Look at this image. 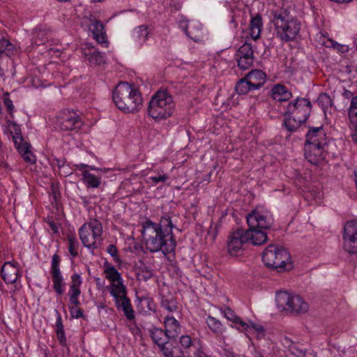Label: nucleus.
<instances>
[{
    "label": "nucleus",
    "instance_id": "15",
    "mask_svg": "<svg viewBox=\"0 0 357 357\" xmlns=\"http://www.w3.org/2000/svg\"><path fill=\"white\" fill-rule=\"evenodd\" d=\"M60 262V257L56 254L52 256V260L51 263L50 273L52 277L53 288L59 295L63 294V287L64 285L63 279L59 268Z\"/></svg>",
    "mask_w": 357,
    "mask_h": 357
},
{
    "label": "nucleus",
    "instance_id": "37",
    "mask_svg": "<svg viewBox=\"0 0 357 357\" xmlns=\"http://www.w3.org/2000/svg\"><path fill=\"white\" fill-rule=\"evenodd\" d=\"M236 56L254 57L253 50L250 43H244L238 50Z\"/></svg>",
    "mask_w": 357,
    "mask_h": 357
},
{
    "label": "nucleus",
    "instance_id": "46",
    "mask_svg": "<svg viewBox=\"0 0 357 357\" xmlns=\"http://www.w3.org/2000/svg\"><path fill=\"white\" fill-rule=\"evenodd\" d=\"M237 324H241V326H243L245 330H248V328L251 327V328H254L255 330H256L258 332L259 335H261L262 336L264 335L265 331L262 326L256 325L252 322L250 324V325H249L247 323L241 321L240 318H239V320Z\"/></svg>",
    "mask_w": 357,
    "mask_h": 357
},
{
    "label": "nucleus",
    "instance_id": "14",
    "mask_svg": "<svg viewBox=\"0 0 357 357\" xmlns=\"http://www.w3.org/2000/svg\"><path fill=\"white\" fill-rule=\"evenodd\" d=\"M305 144L327 146L328 140L323 126L309 127L305 135Z\"/></svg>",
    "mask_w": 357,
    "mask_h": 357
},
{
    "label": "nucleus",
    "instance_id": "25",
    "mask_svg": "<svg viewBox=\"0 0 357 357\" xmlns=\"http://www.w3.org/2000/svg\"><path fill=\"white\" fill-rule=\"evenodd\" d=\"M149 333L153 341L160 349L170 340L165 330L153 328L149 330Z\"/></svg>",
    "mask_w": 357,
    "mask_h": 357
},
{
    "label": "nucleus",
    "instance_id": "38",
    "mask_svg": "<svg viewBox=\"0 0 357 357\" xmlns=\"http://www.w3.org/2000/svg\"><path fill=\"white\" fill-rule=\"evenodd\" d=\"M68 251L70 255L75 257L78 255L77 249L79 247V243L74 235L68 236Z\"/></svg>",
    "mask_w": 357,
    "mask_h": 357
},
{
    "label": "nucleus",
    "instance_id": "13",
    "mask_svg": "<svg viewBox=\"0 0 357 357\" xmlns=\"http://www.w3.org/2000/svg\"><path fill=\"white\" fill-rule=\"evenodd\" d=\"M248 242L245 230L238 229L229 236L227 251L231 256H239L242 253L243 245Z\"/></svg>",
    "mask_w": 357,
    "mask_h": 357
},
{
    "label": "nucleus",
    "instance_id": "1",
    "mask_svg": "<svg viewBox=\"0 0 357 357\" xmlns=\"http://www.w3.org/2000/svg\"><path fill=\"white\" fill-rule=\"evenodd\" d=\"M142 226V238L151 252L161 251L167 255L175 251L176 241L172 229L176 227L169 215L162 217L158 223L147 220Z\"/></svg>",
    "mask_w": 357,
    "mask_h": 357
},
{
    "label": "nucleus",
    "instance_id": "27",
    "mask_svg": "<svg viewBox=\"0 0 357 357\" xmlns=\"http://www.w3.org/2000/svg\"><path fill=\"white\" fill-rule=\"evenodd\" d=\"M272 97L277 101H286L291 97V93L287 89L281 84H277L271 89Z\"/></svg>",
    "mask_w": 357,
    "mask_h": 357
},
{
    "label": "nucleus",
    "instance_id": "10",
    "mask_svg": "<svg viewBox=\"0 0 357 357\" xmlns=\"http://www.w3.org/2000/svg\"><path fill=\"white\" fill-rule=\"evenodd\" d=\"M82 284L81 276L78 273H74L71 276V284L70 287L69 300L70 303L75 305V307L70 308V314L73 318L84 317L83 311L78 307L80 304L78 297L81 294L79 287Z\"/></svg>",
    "mask_w": 357,
    "mask_h": 357
},
{
    "label": "nucleus",
    "instance_id": "39",
    "mask_svg": "<svg viewBox=\"0 0 357 357\" xmlns=\"http://www.w3.org/2000/svg\"><path fill=\"white\" fill-rule=\"evenodd\" d=\"M348 115L351 123L357 122V96L351 100L350 107L348 110Z\"/></svg>",
    "mask_w": 357,
    "mask_h": 357
},
{
    "label": "nucleus",
    "instance_id": "61",
    "mask_svg": "<svg viewBox=\"0 0 357 357\" xmlns=\"http://www.w3.org/2000/svg\"><path fill=\"white\" fill-rule=\"evenodd\" d=\"M4 75L3 69L0 67V77H3Z\"/></svg>",
    "mask_w": 357,
    "mask_h": 357
},
{
    "label": "nucleus",
    "instance_id": "33",
    "mask_svg": "<svg viewBox=\"0 0 357 357\" xmlns=\"http://www.w3.org/2000/svg\"><path fill=\"white\" fill-rule=\"evenodd\" d=\"M206 324L210 330L217 335H220L224 331V327L222 323L211 315L208 316Z\"/></svg>",
    "mask_w": 357,
    "mask_h": 357
},
{
    "label": "nucleus",
    "instance_id": "36",
    "mask_svg": "<svg viewBox=\"0 0 357 357\" xmlns=\"http://www.w3.org/2000/svg\"><path fill=\"white\" fill-rule=\"evenodd\" d=\"M343 235L357 237V220H349L345 223Z\"/></svg>",
    "mask_w": 357,
    "mask_h": 357
},
{
    "label": "nucleus",
    "instance_id": "45",
    "mask_svg": "<svg viewBox=\"0 0 357 357\" xmlns=\"http://www.w3.org/2000/svg\"><path fill=\"white\" fill-rule=\"evenodd\" d=\"M161 306L169 312H175L178 310V306L174 299H162Z\"/></svg>",
    "mask_w": 357,
    "mask_h": 357
},
{
    "label": "nucleus",
    "instance_id": "30",
    "mask_svg": "<svg viewBox=\"0 0 357 357\" xmlns=\"http://www.w3.org/2000/svg\"><path fill=\"white\" fill-rule=\"evenodd\" d=\"M110 294L115 298V301L121 298L122 296H127L126 288L123 283V279L111 284Z\"/></svg>",
    "mask_w": 357,
    "mask_h": 357
},
{
    "label": "nucleus",
    "instance_id": "35",
    "mask_svg": "<svg viewBox=\"0 0 357 357\" xmlns=\"http://www.w3.org/2000/svg\"><path fill=\"white\" fill-rule=\"evenodd\" d=\"M235 90L239 95H245L249 91H254L250 85V82L246 79L245 76L240 79L236 84Z\"/></svg>",
    "mask_w": 357,
    "mask_h": 357
},
{
    "label": "nucleus",
    "instance_id": "12",
    "mask_svg": "<svg viewBox=\"0 0 357 357\" xmlns=\"http://www.w3.org/2000/svg\"><path fill=\"white\" fill-rule=\"evenodd\" d=\"M247 222L251 228H258L259 229H269L274 223V219L271 215L263 213L257 211L248 215Z\"/></svg>",
    "mask_w": 357,
    "mask_h": 357
},
{
    "label": "nucleus",
    "instance_id": "53",
    "mask_svg": "<svg viewBox=\"0 0 357 357\" xmlns=\"http://www.w3.org/2000/svg\"><path fill=\"white\" fill-rule=\"evenodd\" d=\"M319 100L320 102H326V103L330 104V105H331V102H332V100H331L330 96L326 93L321 94L319 97Z\"/></svg>",
    "mask_w": 357,
    "mask_h": 357
},
{
    "label": "nucleus",
    "instance_id": "64",
    "mask_svg": "<svg viewBox=\"0 0 357 357\" xmlns=\"http://www.w3.org/2000/svg\"><path fill=\"white\" fill-rule=\"evenodd\" d=\"M241 355L236 354L235 357H241Z\"/></svg>",
    "mask_w": 357,
    "mask_h": 357
},
{
    "label": "nucleus",
    "instance_id": "60",
    "mask_svg": "<svg viewBox=\"0 0 357 357\" xmlns=\"http://www.w3.org/2000/svg\"><path fill=\"white\" fill-rule=\"evenodd\" d=\"M71 172L70 171H67V169H65V172H64V176H66L69 174H70Z\"/></svg>",
    "mask_w": 357,
    "mask_h": 357
},
{
    "label": "nucleus",
    "instance_id": "32",
    "mask_svg": "<svg viewBox=\"0 0 357 357\" xmlns=\"http://www.w3.org/2000/svg\"><path fill=\"white\" fill-rule=\"evenodd\" d=\"M57 314L56 321V336L59 343L62 346L67 345V340L65 335L64 327L62 322V319L61 314L58 311H56Z\"/></svg>",
    "mask_w": 357,
    "mask_h": 357
},
{
    "label": "nucleus",
    "instance_id": "47",
    "mask_svg": "<svg viewBox=\"0 0 357 357\" xmlns=\"http://www.w3.org/2000/svg\"><path fill=\"white\" fill-rule=\"evenodd\" d=\"M3 102L5 107L7 109L8 112L12 116L13 112L14 111V105L13 104V101L9 98V93L8 92H6L3 93Z\"/></svg>",
    "mask_w": 357,
    "mask_h": 357
},
{
    "label": "nucleus",
    "instance_id": "51",
    "mask_svg": "<svg viewBox=\"0 0 357 357\" xmlns=\"http://www.w3.org/2000/svg\"><path fill=\"white\" fill-rule=\"evenodd\" d=\"M224 314L225 316V317L230 320V321H232L234 323H238V320H239V317H238L235 313L234 312V311L227 307L225 310L224 311Z\"/></svg>",
    "mask_w": 357,
    "mask_h": 357
},
{
    "label": "nucleus",
    "instance_id": "58",
    "mask_svg": "<svg viewBox=\"0 0 357 357\" xmlns=\"http://www.w3.org/2000/svg\"><path fill=\"white\" fill-rule=\"evenodd\" d=\"M132 333L134 335H140L142 334V331H141V329L135 326L132 329Z\"/></svg>",
    "mask_w": 357,
    "mask_h": 357
},
{
    "label": "nucleus",
    "instance_id": "40",
    "mask_svg": "<svg viewBox=\"0 0 357 357\" xmlns=\"http://www.w3.org/2000/svg\"><path fill=\"white\" fill-rule=\"evenodd\" d=\"M153 276V270L145 266H141L139 268V272L137 273V278L139 280L147 281Z\"/></svg>",
    "mask_w": 357,
    "mask_h": 357
},
{
    "label": "nucleus",
    "instance_id": "54",
    "mask_svg": "<svg viewBox=\"0 0 357 357\" xmlns=\"http://www.w3.org/2000/svg\"><path fill=\"white\" fill-rule=\"evenodd\" d=\"M342 96L346 99H352V98L354 97L353 93L346 89L343 91Z\"/></svg>",
    "mask_w": 357,
    "mask_h": 357
},
{
    "label": "nucleus",
    "instance_id": "41",
    "mask_svg": "<svg viewBox=\"0 0 357 357\" xmlns=\"http://www.w3.org/2000/svg\"><path fill=\"white\" fill-rule=\"evenodd\" d=\"M287 341H289L291 344L289 346V351L298 357H304L306 354V350L301 347L298 344L293 342L290 339L285 338Z\"/></svg>",
    "mask_w": 357,
    "mask_h": 357
},
{
    "label": "nucleus",
    "instance_id": "9",
    "mask_svg": "<svg viewBox=\"0 0 357 357\" xmlns=\"http://www.w3.org/2000/svg\"><path fill=\"white\" fill-rule=\"evenodd\" d=\"M12 128L11 134L13 135V139L19 153L25 162L34 164L36 161V156L30 150V144L24 141L20 126L13 123Z\"/></svg>",
    "mask_w": 357,
    "mask_h": 357
},
{
    "label": "nucleus",
    "instance_id": "52",
    "mask_svg": "<svg viewBox=\"0 0 357 357\" xmlns=\"http://www.w3.org/2000/svg\"><path fill=\"white\" fill-rule=\"evenodd\" d=\"M66 159L65 158H62V159H59V158H54L53 160V165H55L58 167L59 169L61 170V168H65L66 167Z\"/></svg>",
    "mask_w": 357,
    "mask_h": 357
},
{
    "label": "nucleus",
    "instance_id": "57",
    "mask_svg": "<svg viewBox=\"0 0 357 357\" xmlns=\"http://www.w3.org/2000/svg\"><path fill=\"white\" fill-rule=\"evenodd\" d=\"M236 354H234L233 351H229L228 349L224 350V356L225 357H235Z\"/></svg>",
    "mask_w": 357,
    "mask_h": 357
},
{
    "label": "nucleus",
    "instance_id": "50",
    "mask_svg": "<svg viewBox=\"0 0 357 357\" xmlns=\"http://www.w3.org/2000/svg\"><path fill=\"white\" fill-rule=\"evenodd\" d=\"M45 31L43 30H37L33 33L34 36L32 38L33 43L36 45L43 44L44 43L43 38L45 36Z\"/></svg>",
    "mask_w": 357,
    "mask_h": 357
},
{
    "label": "nucleus",
    "instance_id": "42",
    "mask_svg": "<svg viewBox=\"0 0 357 357\" xmlns=\"http://www.w3.org/2000/svg\"><path fill=\"white\" fill-rule=\"evenodd\" d=\"M135 33L139 40L145 42L150 32L149 31V26L143 24L137 26L135 30Z\"/></svg>",
    "mask_w": 357,
    "mask_h": 357
},
{
    "label": "nucleus",
    "instance_id": "49",
    "mask_svg": "<svg viewBox=\"0 0 357 357\" xmlns=\"http://www.w3.org/2000/svg\"><path fill=\"white\" fill-rule=\"evenodd\" d=\"M168 178L169 176L166 174H162L158 176H150L149 180L151 184L156 185L160 182H165Z\"/></svg>",
    "mask_w": 357,
    "mask_h": 357
},
{
    "label": "nucleus",
    "instance_id": "28",
    "mask_svg": "<svg viewBox=\"0 0 357 357\" xmlns=\"http://www.w3.org/2000/svg\"><path fill=\"white\" fill-rule=\"evenodd\" d=\"M180 347L183 351L185 357L189 356V352L196 346V340H192L188 335H183L179 337Z\"/></svg>",
    "mask_w": 357,
    "mask_h": 357
},
{
    "label": "nucleus",
    "instance_id": "6",
    "mask_svg": "<svg viewBox=\"0 0 357 357\" xmlns=\"http://www.w3.org/2000/svg\"><path fill=\"white\" fill-rule=\"evenodd\" d=\"M261 258L267 268L278 272L289 271L293 267L289 252L284 248L273 244L265 249Z\"/></svg>",
    "mask_w": 357,
    "mask_h": 357
},
{
    "label": "nucleus",
    "instance_id": "29",
    "mask_svg": "<svg viewBox=\"0 0 357 357\" xmlns=\"http://www.w3.org/2000/svg\"><path fill=\"white\" fill-rule=\"evenodd\" d=\"M105 266L104 273L105 274V278L109 281L113 283L122 280L121 273L114 266L107 262L105 263Z\"/></svg>",
    "mask_w": 357,
    "mask_h": 357
},
{
    "label": "nucleus",
    "instance_id": "4",
    "mask_svg": "<svg viewBox=\"0 0 357 357\" xmlns=\"http://www.w3.org/2000/svg\"><path fill=\"white\" fill-rule=\"evenodd\" d=\"M312 110L310 100L297 98L287 106L283 125L290 132H295L308 119Z\"/></svg>",
    "mask_w": 357,
    "mask_h": 357
},
{
    "label": "nucleus",
    "instance_id": "18",
    "mask_svg": "<svg viewBox=\"0 0 357 357\" xmlns=\"http://www.w3.org/2000/svg\"><path fill=\"white\" fill-rule=\"evenodd\" d=\"M254 90L260 89L266 80V75L261 70H252L245 75Z\"/></svg>",
    "mask_w": 357,
    "mask_h": 357
},
{
    "label": "nucleus",
    "instance_id": "3",
    "mask_svg": "<svg viewBox=\"0 0 357 357\" xmlns=\"http://www.w3.org/2000/svg\"><path fill=\"white\" fill-rule=\"evenodd\" d=\"M273 22L277 36L281 40L289 42L296 38L301 29L300 22L294 18L288 8H280L272 10Z\"/></svg>",
    "mask_w": 357,
    "mask_h": 357
},
{
    "label": "nucleus",
    "instance_id": "5",
    "mask_svg": "<svg viewBox=\"0 0 357 357\" xmlns=\"http://www.w3.org/2000/svg\"><path fill=\"white\" fill-rule=\"evenodd\" d=\"M175 104L167 91H158L151 98L147 114L155 121L166 119L173 114Z\"/></svg>",
    "mask_w": 357,
    "mask_h": 357
},
{
    "label": "nucleus",
    "instance_id": "24",
    "mask_svg": "<svg viewBox=\"0 0 357 357\" xmlns=\"http://www.w3.org/2000/svg\"><path fill=\"white\" fill-rule=\"evenodd\" d=\"M115 303L118 309L123 310L124 315L128 320L134 319L135 312L130 301L127 296H122L121 298L115 301Z\"/></svg>",
    "mask_w": 357,
    "mask_h": 357
},
{
    "label": "nucleus",
    "instance_id": "26",
    "mask_svg": "<svg viewBox=\"0 0 357 357\" xmlns=\"http://www.w3.org/2000/svg\"><path fill=\"white\" fill-rule=\"evenodd\" d=\"M263 25L262 17L260 14H257L251 17L250 22V36L256 40L259 38Z\"/></svg>",
    "mask_w": 357,
    "mask_h": 357
},
{
    "label": "nucleus",
    "instance_id": "2",
    "mask_svg": "<svg viewBox=\"0 0 357 357\" xmlns=\"http://www.w3.org/2000/svg\"><path fill=\"white\" fill-rule=\"evenodd\" d=\"M112 98L116 107L125 113L137 112L142 107L140 91L127 82H121L116 86Z\"/></svg>",
    "mask_w": 357,
    "mask_h": 357
},
{
    "label": "nucleus",
    "instance_id": "11",
    "mask_svg": "<svg viewBox=\"0 0 357 357\" xmlns=\"http://www.w3.org/2000/svg\"><path fill=\"white\" fill-rule=\"evenodd\" d=\"M59 126L63 130L77 132L84 126V122L76 112L64 110L61 114Z\"/></svg>",
    "mask_w": 357,
    "mask_h": 357
},
{
    "label": "nucleus",
    "instance_id": "8",
    "mask_svg": "<svg viewBox=\"0 0 357 357\" xmlns=\"http://www.w3.org/2000/svg\"><path fill=\"white\" fill-rule=\"evenodd\" d=\"M275 301L279 308L294 315L305 314L309 308L308 304L300 296L286 291L278 292Z\"/></svg>",
    "mask_w": 357,
    "mask_h": 357
},
{
    "label": "nucleus",
    "instance_id": "31",
    "mask_svg": "<svg viewBox=\"0 0 357 357\" xmlns=\"http://www.w3.org/2000/svg\"><path fill=\"white\" fill-rule=\"evenodd\" d=\"M342 238L344 250L351 255H357V237L343 235Z\"/></svg>",
    "mask_w": 357,
    "mask_h": 357
},
{
    "label": "nucleus",
    "instance_id": "56",
    "mask_svg": "<svg viewBox=\"0 0 357 357\" xmlns=\"http://www.w3.org/2000/svg\"><path fill=\"white\" fill-rule=\"evenodd\" d=\"M49 226L50 229L52 230L53 233L56 234L58 232V227L54 222L50 221L48 222Z\"/></svg>",
    "mask_w": 357,
    "mask_h": 357
},
{
    "label": "nucleus",
    "instance_id": "43",
    "mask_svg": "<svg viewBox=\"0 0 357 357\" xmlns=\"http://www.w3.org/2000/svg\"><path fill=\"white\" fill-rule=\"evenodd\" d=\"M14 49L13 45L8 40L2 38L0 39V54L9 55Z\"/></svg>",
    "mask_w": 357,
    "mask_h": 357
},
{
    "label": "nucleus",
    "instance_id": "17",
    "mask_svg": "<svg viewBox=\"0 0 357 357\" xmlns=\"http://www.w3.org/2000/svg\"><path fill=\"white\" fill-rule=\"evenodd\" d=\"M89 19L91 22L90 30L92 32L93 38L98 43L105 45V46L107 47L108 41L107 40V35L105 31L104 24L96 20L92 15H90Z\"/></svg>",
    "mask_w": 357,
    "mask_h": 357
},
{
    "label": "nucleus",
    "instance_id": "7",
    "mask_svg": "<svg viewBox=\"0 0 357 357\" xmlns=\"http://www.w3.org/2000/svg\"><path fill=\"white\" fill-rule=\"evenodd\" d=\"M79 234L84 246L89 249H97L102 241V223L96 219L91 220L80 227Z\"/></svg>",
    "mask_w": 357,
    "mask_h": 357
},
{
    "label": "nucleus",
    "instance_id": "62",
    "mask_svg": "<svg viewBox=\"0 0 357 357\" xmlns=\"http://www.w3.org/2000/svg\"><path fill=\"white\" fill-rule=\"evenodd\" d=\"M56 1L59 2H68V1H70L71 0H56Z\"/></svg>",
    "mask_w": 357,
    "mask_h": 357
},
{
    "label": "nucleus",
    "instance_id": "34",
    "mask_svg": "<svg viewBox=\"0 0 357 357\" xmlns=\"http://www.w3.org/2000/svg\"><path fill=\"white\" fill-rule=\"evenodd\" d=\"M83 181L87 188H98L100 185V181L99 178L95 175L91 174L88 171H84L82 172Z\"/></svg>",
    "mask_w": 357,
    "mask_h": 357
},
{
    "label": "nucleus",
    "instance_id": "21",
    "mask_svg": "<svg viewBox=\"0 0 357 357\" xmlns=\"http://www.w3.org/2000/svg\"><path fill=\"white\" fill-rule=\"evenodd\" d=\"M248 241H251L252 243L255 245H260L267 241V234L263 230L258 228H249L245 230Z\"/></svg>",
    "mask_w": 357,
    "mask_h": 357
},
{
    "label": "nucleus",
    "instance_id": "48",
    "mask_svg": "<svg viewBox=\"0 0 357 357\" xmlns=\"http://www.w3.org/2000/svg\"><path fill=\"white\" fill-rule=\"evenodd\" d=\"M107 252H108V254H109L111 255V257H113V259L116 263L121 262V261L118 255L117 248L114 245H113V244L109 245L107 248Z\"/></svg>",
    "mask_w": 357,
    "mask_h": 357
},
{
    "label": "nucleus",
    "instance_id": "23",
    "mask_svg": "<svg viewBox=\"0 0 357 357\" xmlns=\"http://www.w3.org/2000/svg\"><path fill=\"white\" fill-rule=\"evenodd\" d=\"M161 351L165 357H185L181 347L177 345L176 339L175 342L169 340Z\"/></svg>",
    "mask_w": 357,
    "mask_h": 357
},
{
    "label": "nucleus",
    "instance_id": "22",
    "mask_svg": "<svg viewBox=\"0 0 357 357\" xmlns=\"http://www.w3.org/2000/svg\"><path fill=\"white\" fill-rule=\"evenodd\" d=\"M18 276V268L11 264L10 262H5L1 267V277L7 284H13L16 282Z\"/></svg>",
    "mask_w": 357,
    "mask_h": 357
},
{
    "label": "nucleus",
    "instance_id": "59",
    "mask_svg": "<svg viewBox=\"0 0 357 357\" xmlns=\"http://www.w3.org/2000/svg\"><path fill=\"white\" fill-rule=\"evenodd\" d=\"M71 172L70 171H67V169H65V172H64V176H66L69 174H70Z\"/></svg>",
    "mask_w": 357,
    "mask_h": 357
},
{
    "label": "nucleus",
    "instance_id": "16",
    "mask_svg": "<svg viewBox=\"0 0 357 357\" xmlns=\"http://www.w3.org/2000/svg\"><path fill=\"white\" fill-rule=\"evenodd\" d=\"M326 146L304 144V155L305 159L312 165H317L323 161L326 155Z\"/></svg>",
    "mask_w": 357,
    "mask_h": 357
},
{
    "label": "nucleus",
    "instance_id": "20",
    "mask_svg": "<svg viewBox=\"0 0 357 357\" xmlns=\"http://www.w3.org/2000/svg\"><path fill=\"white\" fill-rule=\"evenodd\" d=\"M82 54L91 65H100L105 63L104 56L93 47L86 45L82 48Z\"/></svg>",
    "mask_w": 357,
    "mask_h": 357
},
{
    "label": "nucleus",
    "instance_id": "19",
    "mask_svg": "<svg viewBox=\"0 0 357 357\" xmlns=\"http://www.w3.org/2000/svg\"><path fill=\"white\" fill-rule=\"evenodd\" d=\"M165 331L171 341L175 342L181 333V325L173 317L167 316L165 319Z\"/></svg>",
    "mask_w": 357,
    "mask_h": 357
},
{
    "label": "nucleus",
    "instance_id": "44",
    "mask_svg": "<svg viewBox=\"0 0 357 357\" xmlns=\"http://www.w3.org/2000/svg\"><path fill=\"white\" fill-rule=\"evenodd\" d=\"M238 60V66L242 70L248 69L253 63L254 57L236 56Z\"/></svg>",
    "mask_w": 357,
    "mask_h": 357
},
{
    "label": "nucleus",
    "instance_id": "63",
    "mask_svg": "<svg viewBox=\"0 0 357 357\" xmlns=\"http://www.w3.org/2000/svg\"><path fill=\"white\" fill-rule=\"evenodd\" d=\"M89 168H90L91 169H92V170H97V169H97V168H96L94 166H93V167L90 166V167H89Z\"/></svg>",
    "mask_w": 357,
    "mask_h": 357
},
{
    "label": "nucleus",
    "instance_id": "55",
    "mask_svg": "<svg viewBox=\"0 0 357 357\" xmlns=\"http://www.w3.org/2000/svg\"><path fill=\"white\" fill-rule=\"evenodd\" d=\"M354 124V132L351 135V139L357 144V122Z\"/></svg>",
    "mask_w": 357,
    "mask_h": 357
}]
</instances>
